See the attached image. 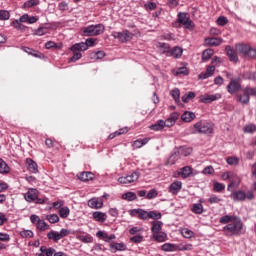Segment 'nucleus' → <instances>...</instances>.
I'll return each mask as SVG.
<instances>
[{"label":"nucleus","mask_w":256,"mask_h":256,"mask_svg":"<svg viewBox=\"0 0 256 256\" xmlns=\"http://www.w3.org/2000/svg\"><path fill=\"white\" fill-rule=\"evenodd\" d=\"M182 236L185 237V239H191L192 237H195V232L190 230L189 228L182 229Z\"/></svg>","instance_id":"nucleus-43"},{"label":"nucleus","mask_w":256,"mask_h":256,"mask_svg":"<svg viewBox=\"0 0 256 256\" xmlns=\"http://www.w3.org/2000/svg\"><path fill=\"white\" fill-rule=\"evenodd\" d=\"M92 217L93 220L98 221V223H105L107 221V213L105 212H93Z\"/></svg>","instance_id":"nucleus-18"},{"label":"nucleus","mask_w":256,"mask_h":256,"mask_svg":"<svg viewBox=\"0 0 256 256\" xmlns=\"http://www.w3.org/2000/svg\"><path fill=\"white\" fill-rule=\"evenodd\" d=\"M147 143H149V138L138 139L133 142V147H135V149H141V147L147 145Z\"/></svg>","instance_id":"nucleus-34"},{"label":"nucleus","mask_w":256,"mask_h":256,"mask_svg":"<svg viewBox=\"0 0 256 256\" xmlns=\"http://www.w3.org/2000/svg\"><path fill=\"white\" fill-rule=\"evenodd\" d=\"M126 177L128 178V182L131 184L139 180L140 174L139 172H132L131 174H128Z\"/></svg>","instance_id":"nucleus-42"},{"label":"nucleus","mask_w":256,"mask_h":256,"mask_svg":"<svg viewBox=\"0 0 256 256\" xmlns=\"http://www.w3.org/2000/svg\"><path fill=\"white\" fill-rule=\"evenodd\" d=\"M77 239L82 243H93V236L91 234L77 236Z\"/></svg>","instance_id":"nucleus-38"},{"label":"nucleus","mask_w":256,"mask_h":256,"mask_svg":"<svg viewBox=\"0 0 256 256\" xmlns=\"http://www.w3.org/2000/svg\"><path fill=\"white\" fill-rule=\"evenodd\" d=\"M179 156H181L179 154V152H174L169 158H168V163H170V165H175V163H177V161H179Z\"/></svg>","instance_id":"nucleus-47"},{"label":"nucleus","mask_w":256,"mask_h":256,"mask_svg":"<svg viewBox=\"0 0 256 256\" xmlns=\"http://www.w3.org/2000/svg\"><path fill=\"white\" fill-rule=\"evenodd\" d=\"M238 101L239 103H242V105H247V103H249V93L247 92V89L243 90L242 95H238Z\"/></svg>","instance_id":"nucleus-31"},{"label":"nucleus","mask_w":256,"mask_h":256,"mask_svg":"<svg viewBox=\"0 0 256 256\" xmlns=\"http://www.w3.org/2000/svg\"><path fill=\"white\" fill-rule=\"evenodd\" d=\"M36 227L39 231H47V229H49V224H47L43 220H38V223L36 224Z\"/></svg>","instance_id":"nucleus-46"},{"label":"nucleus","mask_w":256,"mask_h":256,"mask_svg":"<svg viewBox=\"0 0 256 256\" xmlns=\"http://www.w3.org/2000/svg\"><path fill=\"white\" fill-rule=\"evenodd\" d=\"M222 231L226 237H239L244 235L246 229L243 220H241L239 216H236L234 217V220H232V223H229L222 228Z\"/></svg>","instance_id":"nucleus-1"},{"label":"nucleus","mask_w":256,"mask_h":256,"mask_svg":"<svg viewBox=\"0 0 256 256\" xmlns=\"http://www.w3.org/2000/svg\"><path fill=\"white\" fill-rule=\"evenodd\" d=\"M255 131H256V126L253 124H250L244 128L245 133H255Z\"/></svg>","instance_id":"nucleus-64"},{"label":"nucleus","mask_w":256,"mask_h":256,"mask_svg":"<svg viewBox=\"0 0 256 256\" xmlns=\"http://www.w3.org/2000/svg\"><path fill=\"white\" fill-rule=\"evenodd\" d=\"M26 164L28 165L27 169L30 173H34V174L39 173V166L36 164V162L33 159L27 158Z\"/></svg>","instance_id":"nucleus-16"},{"label":"nucleus","mask_w":256,"mask_h":256,"mask_svg":"<svg viewBox=\"0 0 256 256\" xmlns=\"http://www.w3.org/2000/svg\"><path fill=\"white\" fill-rule=\"evenodd\" d=\"M138 219H141L142 221H146L147 219H149V211L140 208Z\"/></svg>","instance_id":"nucleus-48"},{"label":"nucleus","mask_w":256,"mask_h":256,"mask_svg":"<svg viewBox=\"0 0 256 256\" xmlns=\"http://www.w3.org/2000/svg\"><path fill=\"white\" fill-rule=\"evenodd\" d=\"M170 95L173 97L175 103H181V91L178 88L171 90Z\"/></svg>","instance_id":"nucleus-35"},{"label":"nucleus","mask_w":256,"mask_h":256,"mask_svg":"<svg viewBox=\"0 0 256 256\" xmlns=\"http://www.w3.org/2000/svg\"><path fill=\"white\" fill-rule=\"evenodd\" d=\"M96 237H98L99 239H103L106 243H109V234H107V232H103L100 230L96 233Z\"/></svg>","instance_id":"nucleus-49"},{"label":"nucleus","mask_w":256,"mask_h":256,"mask_svg":"<svg viewBox=\"0 0 256 256\" xmlns=\"http://www.w3.org/2000/svg\"><path fill=\"white\" fill-rule=\"evenodd\" d=\"M243 77L250 81H256V72H244Z\"/></svg>","instance_id":"nucleus-59"},{"label":"nucleus","mask_w":256,"mask_h":256,"mask_svg":"<svg viewBox=\"0 0 256 256\" xmlns=\"http://www.w3.org/2000/svg\"><path fill=\"white\" fill-rule=\"evenodd\" d=\"M193 173V168L190 166H185L181 169V176L183 179H187Z\"/></svg>","instance_id":"nucleus-40"},{"label":"nucleus","mask_w":256,"mask_h":256,"mask_svg":"<svg viewBox=\"0 0 256 256\" xmlns=\"http://www.w3.org/2000/svg\"><path fill=\"white\" fill-rule=\"evenodd\" d=\"M162 251L174 252L177 251V244L165 243L161 246Z\"/></svg>","instance_id":"nucleus-32"},{"label":"nucleus","mask_w":256,"mask_h":256,"mask_svg":"<svg viewBox=\"0 0 256 256\" xmlns=\"http://www.w3.org/2000/svg\"><path fill=\"white\" fill-rule=\"evenodd\" d=\"M181 189H183L182 181H174L168 187V191L169 193H171V195H179V193L181 192Z\"/></svg>","instance_id":"nucleus-10"},{"label":"nucleus","mask_w":256,"mask_h":256,"mask_svg":"<svg viewBox=\"0 0 256 256\" xmlns=\"http://www.w3.org/2000/svg\"><path fill=\"white\" fill-rule=\"evenodd\" d=\"M111 252L112 253H117V251H127V245L125 243H111L110 244Z\"/></svg>","instance_id":"nucleus-19"},{"label":"nucleus","mask_w":256,"mask_h":256,"mask_svg":"<svg viewBox=\"0 0 256 256\" xmlns=\"http://www.w3.org/2000/svg\"><path fill=\"white\" fill-rule=\"evenodd\" d=\"M104 32L105 25L103 24L89 25L82 28L83 37H97V35H101Z\"/></svg>","instance_id":"nucleus-2"},{"label":"nucleus","mask_w":256,"mask_h":256,"mask_svg":"<svg viewBox=\"0 0 256 256\" xmlns=\"http://www.w3.org/2000/svg\"><path fill=\"white\" fill-rule=\"evenodd\" d=\"M39 197V191L35 188H30L27 193L24 194V199L28 203H33V201H37V198Z\"/></svg>","instance_id":"nucleus-9"},{"label":"nucleus","mask_w":256,"mask_h":256,"mask_svg":"<svg viewBox=\"0 0 256 256\" xmlns=\"http://www.w3.org/2000/svg\"><path fill=\"white\" fill-rule=\"evenodd\" d=\"M235 177V174L233 172H226L222 174L223 181H227L229 179H233Z\"/></svg>","instance_id":"nucleus-63"},{"label":"nucleus","mask_w":256,"mask_h":256,"mask_svg":"<svg viewBox=\"0 0 256 256\" xmlns=\"http://www.w3.org/2000/svg\"><path fill=\"white\" fill-rule=\"evenodd\" d=\"M151 131H163L165 129V121L158 120L155 124L150 126Z\"/></svg>","instance_id":"nucleus-27"},{"label":"nucleus","mask_w":256,"mask_h":256,"mask_svg":"<svg viewBox=\"0 0 256 256\" xmlns=\"http://www.w3.org/2000/svg\"><path fill=\"white\" fill-rule=\"evenodd\" d=\"M9 171L10 168L9 165H7V162L0 158V173L6 175L7 173H9Z\"/></svg>","instance_id":"nucleus-39"},{"label":"nucleus","mask_w":256,"mask_h":256,"mask_svg":"<svg viewBox=\"0 0 256 256\" xmlns=\"http://www.w3.org/2000/svg\"><path fill=\"white\" fill-rule=\"evenodd\" d=\"M221 99V94H204L200 97L201 103H213V101H219Z\"/></svg>","instance_id":"nucleus-11"},{"label":"nucleus","mask_w":256,"mask_h":256,"mask_svg":"<svg viewBox=\"0 0 256 256\" xmlns=\"http://www.w3.org/2000/svg\"><path fill=\"white\" fill-rule=\"evenodd\" d=\"M176 251H193V244H176Z\"/></svg>","instance_id":"nucleus-37"},{"label":"nucleus","mask_w":256,"mask_h":256,"mask_svg":"<svg viewBox=\"0 0 256 256\" xmlns=\"http://www.w3.org/2000/svg\"><path fill=\"white\" fill-rule=\"evenodd\" d=\"M9 17H11V15L9 14V11L0 10V21H7L9 20Z\"/></svg>","instance_id":"nucleus-58"},{"label":"nucleus","mask_w":256,"mask_h":256,"mask_svg":"<svg viewBox=\"0 0 256 256\" xmlns=\"http://www.w3.org/2000/svg\"><path fill=\"white\" fill-rule=\"evenodd\" d=\"M114 39H119L121 43H127L135 37V35H139V30L134 29L133 32H129V30H124L122 32H114L112 33Z\"/></svg>","instance_id":"nucleus-3"},{"label":"nucleus","mask_w":256,"mask_h":256,"mask_svg":"<svg viewBox=\"0 0 256 256\" xmlns=\"http://www.w3.org/2000/svg\"><path fill=\"white\" fill-rule=\"evenodd\" d=\"M39 5V0H28L24 3V7L31 8V7H37Z\"/></svg>","instance_id":"nucleus-57"},{"label":"nucleus","mask_w":256,"mask_h":256,"mask_svg":"<svg viewBox=\"0 0 256 256\" xmlns=\"http://www.w3.org/2000/svg\"><path fill=\"white\" fill-rule=\"evenodd\" d=\"M217 25H219L220 27H225V25H227V23H229V20L227 19V17L225 16H220L218 17V19L216 20Z\"/></svg>","instance_id":"nucleus-51"},{"label":"nucleus","mask_w":256,"mask_h":256,"mask_svg":"<svg viewBox=\"0 0 256 256\" xmlns=\"http://www.w3.org/2000/svg\"><path fill=\"white\" fill-rule=\"evenodd\" d=\"M191 99H195V92H188L182 96L183 103H189Z\"/></svg>","instance_id":"nucleus-45"},{"label":"nucleus","mask_w":256,"mask_h":256,"mask_svg":"<svg viewBox=\"0 0 256 256\" xmlns=\"http://www.w3.org/2000/svg\"><path fill=\"white\" fill-rule=\"evenodd\" d=\"M73 56L69 58V63H75V61H79L83 57V54L81 52H73Z\"/></svg>","instance_id":"nucleus-56"},{"label":"nucleus","mask_w":256,"mask_h":256,"mask_svg":"<svg viewBox=\"0 0 256 256\" xmlns=\"http://www.w3.org/2000/svg\"><path fill=\"white\" fill-rule=\"evenodd\" d=\"M47 221H49V223H59V216L57 214H50L46 216Z\"/></svg>","instance_id":"nucleus-52"},{"label":"nucleus","mask_w":256,"mask_h":256,"mask_svg":"<svg viewBox=\"0 0 256 256\" xmlns=\"http://www.w3.org/2000/svg\"><path fill=\"white\" fill-rule=\"evenodd\" d=\"M194 129L197 133H203L204 135H211L213 133V124L209 122L199 121L194 124Z\"/></svg>","instance_id":"nucleus-5"},{"label":"nucleus","mask_w":256,"mask_h":256,"mask_svg":"<svg viewBox=\"0 0 256 256\" xmlns=\"http://www.w3.org/2000/svg\"><path fill=\"white\" fill-rule=\"evenodd\" d=\"M235 217H237V216L236 215H224V216L220 217L219 223L221 225H229L230 223H232L235 220Z\"/></svg>","instance_id":"nucleus-24"},{"label":"nucleus","mask_w":256,"mask_h":256,"mask_svg":"<svg viewBox=\"0 0 256 256\" xmlns=\"http://www.w3.org/2000/svg\"><path fill=\"white\" fill-rule=\"evenodd\" d=\"M225 51L227 57H229V60L232 63H237V61H239V56H237V52L235 51V49H233V47L226 46Z\"/></svg>","instance_id":"nucleus-12"},{"label":"nucleus","mask_w":256,"mask_h":256,"mask_svg":"<svg viewBox=\"0 0 256 256\" xmlns=\"http://www.w3.org/2000/svg\"><path fill=\"white\" fill-rule=\"evenodd\" d=\"M203 203L201 200H199V203H195L192 205L191 211L192 213H195V215H202L203 213Z\"/></svg>","instance_id":"nucleus-26"},{"label":"nucleus","mask_w":256,"mask_h":256,"mask_svg":"<svg viewBox=\"0 0 256 256\" xmlns=\"http://www.w3.org/2000/svg\"><path fill=\"white\" fill-rule=\"evenodd\" d=\"M228 165H239V158L237 157H229L227 158Z\"/></svg>","instance_id":"nucleus-62"},{"label":"nucleus","mask_w":256,"mask_h":256,"mask_svg":"<svg viewBox=\"0 0 256 256\" xmlns=\"http://www.w3.org/2000/svg\"><path fill=\"white\" fill-rule=\"evenodd\" d=\"M127 128H121L120 130L110 134L108 136V139H115V137H117V135H123L124 133H127Z\"/></svg>","instance_id":"nucleus-55"},{"label":"nucleus","mask_w":256,"mask_h":256,"mask_svg":"<svg viewBox=\"0 0 256 256\" xmlns=\"http://www.w3.org/2000/svg\"><path fill=\"white\" fill-rule=\"evenodd\" d=\"M190 153H193V149L191 147L182 146L178 149V155L181 157H188Z\"/></svg>","instance_id":"nucleus-30"},{"label":"nucleus","mask_w":256,"mask_h":256,"mask_svg":"<svg viewBox=\"0 0 256 256\" xmlns=\"http://www.w3.org/2000/svg\"><path fill=\"white\" fill-rule=\"evenodd\" d=\"M151 232L152 235H155L156 233H161L163 229V222L159 220H155L151 222Z\"/></svg>","instance_id":"nucleus-17"},{"label":"nucleus","mask_w":256,"mask_h":256,"mask_svg":"<svg viewBox=\"0 0 256 256\" xmlns=\"http://www.w3.org/2000/svg\"><path fill=\"white\" fill-rule=\"evenodd\" d=\"M93 177H95V175L92 172H82L78 176V179L80 181L87 182V181H93Z\"/></svg>","instance_id":"nucleus-25"},{"label":"nucleus","mask_w":256,"mask_h":256,"mask_svg":"<svg viewBox=\"0 0 256 256\" xmlns=\"http://www.w3.org/2000/svg\"><path fill=\"white\" fill-rule=\"evenodd\" d=\"M153 240L158 243H165L167 241V233L165 232H157L156 234H152Z\"/></svg>","instance_id":"nucleus-22"},{"label":"nucleus","mask_w":256,"mask_h":256,"mask_svg":"<svg viewBox=\"0 0 256 256\" xmlns=\"http://www.w3.org/2000/svg\"><path fill=\"white\" fill-rule=\"evenodd\" d=\"M215 55V50L208 48L202 52V62L207 63L211 59V57Z\"/></svg>","instance_id":"nucleus-21"},{"label":"nucleus","mask_w":256,"mask_h":256,"mask_svg":"<svg viewBox=\"0 0 256 256\" xmlns=\"http://www.w3.org/2000/svg\"><path fill=\"white\" fill-rule=\"evenodd\" d=\"M58 213L61 219H67V217H69V214L71 213V210L69 209V207L64 206L59 209Z\"/></svg>","instance_id":"nucleus-33"},{"label":"nucleus","mask_w":256,"mask_h":256,"mask_svg":"<svg viewBox=\"0 0 256 256\" xmlns=\"http://www.w3.org/2000/svg\"><path fill=\"white\" fill-rule=\"evenodd\" d=\"M204 42L207 47H219L223 43V39L217 37L205 38Z\"/></svg>","instance_id":"nucleus-14"},{"label":"nucleus","mask_w":256,"mask_h":256,"mask_svg":"<svg viewBox=\"0 0 256 256\" xmlns=\"http://www.w3.org/2000/svg\"><path fill=\"white\" fill-rule=\"evenodd\" d=\"M34 35L38 37H43V35H47V28L46 27H39L34 31Z\"/></svg>","instance_id":"nucleus-53"},{"label":"nucleus","mask_w":256,"mask_h":256,"mask_svg":"<svg viewBox=\"0 0 256 256\" xmlns=\"http://www.w3.org/2000/svg\"><path fill=\"white\" fill-rule=\"evenodd\" d=\"M236 50L238 53L245 55V57H249L250 59H256V48H252L247 44H237Z\"/></svg>","instance_id":"nucleus-4"},{"label":"nucleus","mask_w":256,"mask_h":256,"mask_svg":"<svg viewBox=\"0 0 256 256\" xmlns=\"http://www.w3.org/2000/svg\"><path fill=\"white\" fill-rule=\"evenodd\" d=\"M208 201L211 205H215L221 203V198L217 197V195H211Z\"/></svg>","instance_id":"nucleus-61"},{"label":"nucleus","mask_w":256,"mask_h":256,"mask_svg":"<svg viewBox=\"0 0 256 256\" xmlns=\"http://www.w3.org/2000/svg\"><path fill=\"white\" fill-rule=\"evenodd\" d=\"M88 207L91 209H102L103 199L102 198H92L88 201Z\"/></svg>","instance_id":"nucleus-15"},{"label":"nucleus","mask_w":256,"mask_h":256,"mask_svg":"<svg viewBox=\"0 0 256 256\" xmlns=\"http://www.w3.org/2000/svg\"><path fill=\"white\" fill-rule=\"evenodd\" d=\"M159 195L156 189H151L147 194H146V199H155Z\"/></svg>","instance_id":"nucleus-60"},{"label":"nucleus","mask_w":256,"mask_h":256,"mask_svg":"<svg viewBox=\"0 0 256 256\" xmlns=\"http://www.w3.org/2000/svg\"><path fill=\"white\" fill-rule=\"evenodd\" d=\"M181 119H182V121H184L185 123H191V121H193V119H195V113L186 111V112H184V113L181 115Z\"/></svg>","instance_id":"nucleus-28"},{"label":"nucleus","mask_w":256,"mask_h":256,"mask_svg":"<svg viewBox=\"0 0 256 256\" xmlns=\"http://www.w3.org/2000/svg\"><path fill=\"white\" fill-rule=\"evenodd\" d=\"M227 91L231 95L237 93V91H241V80L239 78H231L230 83L227 86Z\"/></svg>","instance_id":"nucleus-8"},{"label":"nucleus","mask_w":256,"mask_h":256,"mask_svg":"<svg viewBox=\"0 0 256 256\" xmlns=\"http://www.w3.org/2000/svg\"><path fill=\"white\" fill-rule=\"evenodd\" d=\"M230 197L233 201H245V199H247V193L243 190H237L232 192Z\"/></svg>","instance_id":"nucleus-13"},{"label":"nucleus","mask_w":256,"mask_h":256,"mask_svg":"<svg viewBox=\"0 0 256 256\" xmlns=\"http://www.w3.org/2000/svg\"><path fill=\"white\" fill-rule=\"evenodd\" d=\"M213 191H215V193H221V191H225V184L219 183V182H214L213 183Z\"/></svg>","instance_id":"nucleus-44"},{"label":"nucleus","mask_w":256,"mask_h":256,"mask_svg":"<svg viewBox=\"0 0 256 256\" xmlns=\"http://www.w3.org/2000/svg\"><path fill=\"white\" fill-rule=\"evenodd\" d=\"M70 50L72 53H79V51H87V45H85V42L76 43L71 46Z\"/></svg>","instance_id":"nucleus-23"},{"label":"nucleus","mask_w":256,"mask_h":256,"mask_svg":"<svg viewBox=\"0 0 256 256\" xmlns=\"http://www.w3.org/2000/svg\"><path fill=\"white\" fill-rule=\"evenodd\" d=\"M161 217V212H158L156 210L148 211V219H154L155 221H158L159 219H161Z\"/></svg>","instance_id":"nucleus-41"},{"label":"nucleus","mask_w":256,"mask_h":256,"mask_svg":"<svg viewBox=\"0 0 256 256\" xmlns=\"http://www.w3.org/2000/svg\"><path fill=\"white\" fill-rule=\"evenodd\" d=\"M183 55V48L179 46H175L173 49L170 50L168 57H174V59H181Z\"/></svg>","instance_id":"nucleus-20"},{"label":"nucleus","mask_w":256,"mask_h":256,"mask_svg":"<svg viewBox=\"0 0 256 256\" xmlns=\"http://www.w3.org/2000/svg\"><path fill=\"white\" fill-rule=\"evenodd\" d=\"M157 47L159 50H161V53H166L167 56L169 57V53L171 51V46L165 42H159L157 44Z\"/></svg>","instance_id":"nucleus-29"},{"label":"nucleus","mask_w":256,"mask_h":256,"mask_svg":"<svg viewBox=\"0 0 256 256\" xmlns=\"http://www.w3.org/2000/svg\"><path fill=\"white\" fill-rule=\"evenodd\" d=\"M33 235V231L31 230H22L20 232V237H23L24 239H31Z\"/></svg>","instance_id":"nucleus-54"},{"label":"nucleus","mask_w":256,"mask_h":256,"mask_svg":"<svg viewBox=\"0 0 256 256\" xmlns=\"http://www.w3.org/2000/svg\"><path fill=\"white\" fill-rule=\"evenodd\" d=\"M144 9L146 11H155V9H157V3L147 2V3L144 4Z\"/></svg>","instance_id":"nucleus-50"},{"label":"nucleus","mask_w":256,"mask_h":256,"mask_svg":"<svg viewBox=\"0 0 256 256\" xmlns=\"http://www.w3.org/2000/svg\"><path fill=\"white\" fill-rule=\"evenodd\" d=\"M122 199L125 201H135L137 200V194L135 192H126L122 195Z\"/></svg>","instance_id":"nucleus-36"},{"label":"nucleus","mask_w":256,"mask_h":256,"mask_svg":"<svg viewBox=\"0 0 256 256\" xmlns=\"http://www.w3.org/2000/svg\"><path fill=\"white\" fill-rule=\"evenodd\" d=\"M178 23L184 26V29H195V23L191 21L189 13H178Z\"/></svg>","instance_id":"nucleus-7"},{"label":"nucleus","mask_w":256,"mask_h":256,"mask_svg":"<svg viewBox=\"0 0 256 256\" xmlns=\"http://www.w3.org/2000/svg\"><path fill=\"white\" fill-rule=\"evenodd\" d=\"M67 235H69V230L62 228L60 232L51 230L50 232H48L47 237L50 241H54V243H59V241H61L63 237H67Z\"/></svg>","instance_id":"nucleus-6"}]
</instances>
